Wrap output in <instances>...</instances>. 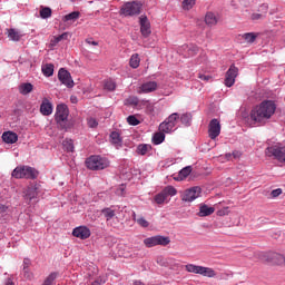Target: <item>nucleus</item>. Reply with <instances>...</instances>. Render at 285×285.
I'll list each match as a JSON object with an SVG mask.
<instances>
[{
    "label": "nucleus",
    "mask_w": 285,
    "mask_h": 285,
    "mask_svg": "<svg viewBox=\"0 0 285 285\" xmlns=\"http://www.w3.org/2000/svg\"><path fill=\"white\" fill-rule=\"evenodd\" d=\"M277 105L273 100H264L250 111V119L254 124H266L275 115Z\"/></svg>",
    "instance_id": "nucleus-1"
},
{
    "label": "nucleus",
    "mask_w": 285,
    "mask_h": 285,
    "mask_svg": "<svg viewBox=\"0 0 285 285\" xmlns=\"http://www.w3.org/2000/svg\"><path fill=\"white\" fill-rule=\"evenodd\" d=\"M86 166L89 170H104L110 166V160L101 156H90L86 160Z\"/></svg>",
    "instance_id": "nucleus-2"
},
{
    "label": "nucleus",
    "mask_w": 285,
    "mask_h": 285,
    "mask_svg": "<svg viewBox=\"0 0 285 285\" xmlns=\"http://www.w3.org/2000/svg\"><path fill=\"white\" fill-rule=\"evenodd\" d=\"M11 175L14 179H37L39 174L32 167L22 166L16 167Z\"/></svg>",
    "instance_id": "nucleus-3"
},
{
    "label": "nucleus",
    "mask_w": 285,
    "mask_h": 285,
    "mask_svg": "<svg viewBox=\"0 0 285 285\" xmlns=\"http://www.w3.org/2000/svg\"><path fill=\"white\" fill-rule=\"evenodd\" d=\"M68 115H70L68 106L63 104L57 106L55 118L62 130H68Z\"/></svg>",
    "instance_id": "nucleus-4"
},
{
    "label": "nucleus",
    "mask_w": 285,
    "mask_h": 285,
    "mask_svg": "<svg viewBox=\"0 0 285 285\" xmlns=\"http://www.w3.org/2000/svg\"><path fill=\"white\" fill-rule=\"evenodd\" d=\"M142 3L138 1L126 2L121 9L120 14L124 17H135L141 13Z\"/></svg>",
    "instance_id": "nucleus-5"
},
{
    "label": "nucleus",
    "mask_w": 285,
    "mask_h": 285,
    "mask_svg": "<svg viewBox=\"0 0 285 285\" xmlns=\"http://www.w3.org/2000/svg\"><path fill=\"white\" fill-rule=\"evenodd\" d=\"M187 273H194L195 275H203V277H215L217 273L210 267H204L195 264H187L185 266Z\"/></svg>",
    "instance_id": "nucleus-6"
},
{
    "label": "nucleus",
    "mask_w": 285,
    "mask_h": 285,
    "mask_svg": "<svg viewBox=\"0 0 285 285\" xmlns=\"http://www.w3.org/2000/svg\"><path fill=\"white\" fill-rule=\"evenodd\" d=\"M202 195V187H191L181 194V202H195Z\"/></svg>",
    "instance_id": "nucleus-7"
},
{
    "label": "nucleus",
    "mask_w": 285,
    "mask_h": 285,
    "mask_svg": "<svg viewBox=\"0 0 285 285\" xmlns=\"http://www.w3.org/2000/svg\"><path fill=\"white\" fill-rule=\"evenodd\" d=\"M58 79L61 83H63V86H67V88L75 87V80H72V76L65 68L59 69Z\"/></svg>",
    "instance_id": "nucleus-8"
},
{
    "label": "nucleus",
    "mask_w": 285,
    "mask_h": 285,
    "mask_svg": "<svg viewBox=\"0 0 285 285\" xmlns=\"http://www.w3.org/2000/svg\"><path fill=\"white\" fill-rule=\"evenodd\" d=\"M237 75H239V69L235 67V65H232L225 76V86L227 88L235 86V79H237Z\"/></svg>",
    "instance_id": "nucleus-9"
},
{
    "label": "nucleus",
    "mask_w": 285,
    "mask_h": 285,
    "mask_svg": "<svg viewBox=\"0 0 285 285\" xmlns=\"http://www.w3.org/2000/svg\"><path fill=\"white\" fill-rule=\"evenodd\" d=\"M222 134V125L217 118L210 120L208 126V135L210 139H217V136Z\"/></svg>",
    "instance_id": "nucleus-10"
},
{
    "label": "nucleus",
    "mask_w": 285,
    "mask_h": 285,
    "mask_svg": "<svg viewBox=\"0 0 285 285\" xmlns=\"http://www.w3.org/2000/svg\"><path fill=\"white\" fill-rule=\"evenodd\" d=\"M139 23H140V32L142 37L147 39V37H150V35H153V30L150 29V21L148 20V17L140 16Z\"/></svg>",
    "instance_id": "nucleus-11"
},
{
    "label": "nucleus",
    "mask_w": 285,
    "mask_h": 285,
    "mask_svg": "<svg viewBox=\"0 0 285 285\" xmlns=\"http://www.w3.org/2000/svg\"><path fill=\"white\" fill-rule=\"evenodd\" d=\"M72 235L73 237H78V239H88L91 233H90V228H88L87 226H79L73 228Z\"/></svg>",
    "instance_id": "nucleus-12"
},
{
    "label": "nucleus",
    "mask_w": 285,
    "mask_h": 285,
    "mask_svg": "<svg viewBox=\"0 0 285 285\" xmlns=\"http://www.w3.org/2000/svg\"><path fill=\"white\" fill-rule=\"evenodd\" d=\"M39 195V185H31L24 190V199L32 202Z\"/></svg>",
    "instance_id": "nucleus-13"
},
{
    "label": "nucleus",
    "mask_w": 285,
    "mask_h": 285,
    "mask_svg": "<svg viewBox=\"0 0 285 285\" xmlns=\"http://www.w3.org/2000/svg\"><path fill=\"white\" fill-rule=\"evenodd\" d=\"M40 112L45 117H49V115H52V102L48 100V98L42 99V102L40 105Z\"/></svg>",
    "instance_id": "nucleus-14"
},
{
    "label": "nucleus",
    "mask_w": 285,
    "mask_h": 285,
    "mask_svg": "<svg viewBox=\"0 0 285 285\" xmlns=\"http://www.w3.org/2000/svg\"><path fill=\"white\" fill-rule=\"evenodd\" d=\"M258 12H261V13L252 14V21H259L262 19H266V14L268 13V6L262 4L258 9Z\"/></svg>",
    "instance_id": "nucleus-15"
},
{
    "label": "nucleus",
    "mask_w": 285,
    "mask_h": 285,
    "mask_svg": "<svg viewBox=\"0 0 285 285\" xmlns=\"http://www.w3.org/2000/svg\"><path fill=\"white\" fill-rule=\"evenodd\" d=\"M269 259L272 264H275L276 266H285V256L279 253H271Z\"/></svg>",
    "instance_id": "nucleus-16"
},
{
    "label": "nucleus",
    "mask_w": 285,
    "mask_h": 285,
    "mask_svg": "<svg viewBox=\"0 0 285 285\" xmlns=\"http://www.w3.org/2000/svg\"><path fill=\"white\" fill-rule=\"evenodd\" d=\"M2 140L4 144H17V141H19V136L12 131H4L2 134Z\"/></svg>",
    "instance_id": "nucleus-17"
},
{
    "label": "nucleus",
    "mask_w": 285,
    "mask_h": 285,
    "mask_svg": "<svg viewBox=\"0 0 285 285\" xmlns=\"http://www.w3.org/2000/svg\"><path fill=\"white\" fill-rule=\"evenodd\" d=\"M157 90V82L155 81H148L141 85L140 91L148 94V92H155Z\"/></svg>",
    "instance_id": "nucleus-18"
},
{
    "label": "nucleus",
    "mask_w": 285,
    "mask_h": 285,
    "mask_svg": "<svg viewBox=\"0 0 285 285\" xmlns=\"http://www.w3.org/2000/svg\"><path fill=\"white\" fill-rule=\"evenodd\" d=\"M110 141H111L112 146H115L116 148H121V146L124 144V141L121 140V136L117 131H112L110 134Z\"/></svg>",
    "instance_id": "nucleus-19"
},
{
    "label": "nucleus",
    "mask_w": 285,
    "mask_h": 285,
    "mask_svg": "<svg viewBox=\"0 0 285 285\" xmlns=\"http://www.w3.org/2000/svg\"><path fill=\"white\" fill-rule=\"evenodd\" d=\"M215 213V207H209L208 205H200L199 217H208Z\"/></svg>",
    "instance_id": "nucleus-20"
},
{
    "label": "nucleus",
    "mask_w": 285,
    "mask_h": 285,
    "mask_svg": "<svg viewBox=\"0 0 285 285\" xmlns=\"http://www.w3.org/2000/svg\"><path fill=\"white\" fill-rule=\"evenodd\" d=\"M101 215H104L106 222H110L114 219L115 215H117L116 210L112 207H106L101 209Z\"/></svg>",
    "instance_id": "nucleus-21"
},
{
    "label": "nucleus",
    "mask_w": 285,
    "mask_h": 285,
    "mask_svg": "<svg viewBox=\"0 0 285 285\" xmlns=\"http://www.w3.org/2000/svg\"><path fill=\"white\" fill-rule=\"evenodd\" d=\"M190 173H193V167L191 166H187L185 168H183L178 176L175 178L176 181H183V179H186V177H188V175H190Z\"/></svg>",
    "instance_id": "nucleus-22"
},
{
    "label": "nucleus",
    "mask_w": 285,
    "mask_h": 285,
    "mask_svg": "<svg viewBox=\"0 0 285 285\" xmlns=\"http://www.w3.org/2000/svg\"><path fill=\"white\" fill-rule=\"evenodd\" d=\"M33 86L30 82H24L19 86V92L20 95H30V92L33 90Z\"/></svg>",
    "instance_id": "nucleus-23"
},
{
    "label": "nucleus",
    "mask_w": 285,
    "mask_h": 285,
    "mask_svg": "<svg viewBox=\"0 0 285 285\" xmlns=\"http://www.w3.org/2000/svg\"><path fill=\"white\" fill-rule=\"evenodd\" d=\"M183 48L187 52L188 57H195V55L199 52V47L196 45H185Z\"/></svg>",
    "instance_id": "nucleus-24"
},
{
    "label": "nucleus",
    "mask_w": 285,
    "mask_h": 285,
    "mask_svg": "<svg viewBox=\"0 0 285 285\" xmlns=\"http://www.w3.org/2000/svg\"><path fill=\"white\" fill-rule=\"evenodd\" d=\"M8 37L11 41H20L23 35H21V32L17 31L16 29H9Z\"/></svg>",
    "instance_id": "nucleus-25"
},
{
    "label": "nucleus",
    "mask_w": 285,
    "mask_h": 285,
    "mask_svg": "<svg viewBox=\"0 0 285 285\" xmlns=\"http://www.w3.org/2000/svg\"><path fill=\"white\" fill-rule=\"evenodd\" d=\"M170 244V237L156 235V246H168Z\"/></svg>",
    "instance_id": "nucleus-26"
},
{
    "label": "nucleus",
    "mask_w": 285,
    "mask_h": 285,
    "mask_svg": "<svg viewBox=\"0 0 285 285\" xmlns=\"http://www.w3.org/2000/svg\"><path fill=\"white\" fill-rule=\"evenodd\" d=\"M42 73L45 77H52L55 75V65L47 63L42 66Z\"/></svg>",
    "instance_id": "nucleus-27"
},
{
    "label": "nucleus",
    "mask_w": 285,
    "mask_h": 285,
    "mask_svg": "<svg viewBox=\"0 0 285 285\" xmlns=\"http://www.w3.org/2000/svg\"><path fill=\"white\" fill-rule=\"evenodd\" d=\"M165 139L166 135L164 131L156 132L153 137V144H155V146H159V144H164Z\"/></svg>",
    "instance_id": "nucleus-28"
},
{
    "label": "nucleus",
    "mask_w": 285,
    "mask_h": 285,
    "mask_svg": "<svg viewBox=\"0 0 285 285\" xmlns=\"http://www.w3.org/2000/svg\"><path fill=\"white\" fill-rule=\"evenodd\" d=\"M205 23H206L207 26H217V17H215V13L208 12V13L205 16Z\"/></svg>",
    "instance_id": "nucleus-29"
},
{
    "label": "nucleus",
    "mask_w": 285,
    "mask_h": 285,
    "mask_svg": "<svg viewBox=\"0 0 285 285\" xmlns=\"http://www.w3.org/2000/svg\"><path fill=\"white\" fill-rule=\"evenodd\" d=\"M40 17L42 19H50V17H52V9H50V7H40Z\"/></svg>",
    "instance_id": "nucleus-30"
},
{
    "label": "nucleus",
    "mask_w": 285,
    "mask_h": 285,
    "mask_svg": "<svg viewBox=\"0 0 285 285\" xmlns=\"http://www.w3.org/2000/svg\"><path fill=\"white\" fill-rule=\"evenodd\" d=\"M173 128H175V127L173 125H170V122H168V120H165L159 125L160 132H173Z\"/></svg>",
    "instance_id": "nucleus-31"
},
{
    "label": "nucleus",
    "mask_w": 285,
    "mask_h": 285,
    "mask_svg": "<svg viewBox=\"0 0 285 285\" xmlns=\"http://www.w3.org/2000/svg\"><path fill=\"white\" fill-rule=\"evenodd\" d=\"M141 62V59H139L138 53H134L129 60L130 68H139V63Z\"/></svg>",
    "instance_id": "nucleus-32"
},
{
    "label": "nucleus",
    "mask_w": 285,
    "mask_h": 285,
    "mask_svg": "<svg viewBox=\"0 0 285 285\" xmlns=\"http://www.w3.org/2000/svg\"><path fill=\"white\" fill-rule=\"evenodd\" d=\"M144 244L147 248H155L157 246V236L145 238Z\"/></svg>",
    "instance_id": "nucleus-33"
},
{
    "label": "nucleus",
    "mask_w": 285,
    "mask_h": 285,
    "mask_svg": "<svg viewBox=\"0 0 285 285\" xmlns=\"http://www.w3.org/2000/svg\"><path fill=\"white\" fill-rule=\"evenodd\" d=\"M257 37L258 35L255 32H247L243 35V39H245L247 43H255Z\"/></svg>",
    "instance_id": "nucleus-34"
},
{
    "label": "nucleus",
    "mask_w": 285,
    "mask_h": 285,
    "mask_svg": "<svg viewBox=\"0 0 285 285\" xmlns=\"http://www.w3.org/2000/svg\"><path fill=\"white\" fill-rule=\"evenodd\" d=\"M62 146L67 153H75V142H72V139H65Z\"/></svg>",
    "instance_id": "nucleus-35"
},
{
    "label": "nucleus",
    "mask_w": 285,
    "mask_h": 285,
    "mask_svg": "<svg viewBox=\"0 0 285 285\" xmlns=\"http://www.w3.org/2000/svg\"><path fill=\"white\" fill-rule=\"evenodd\" d=\"M163 193L165 194V196L168 197H175V195H177V189L173 186H167L163 189Z\"/></svg>",
    "instance_id": "nucleus-36"
},
{
    "label": "nucleus",
    "mask_w": 285,
    "mask_h": 285,
    "mask_svg": "<svg viewBox=\"0 0 285 285\" xmlns=\"http://www.w3.org/2000/svg\"><path fill=\"white\" fill-rule=\"evenodd\" d=\"M79 11H73L63 17V21H77L79 19Z\"/></svg>",
    "instance_id": "nucleus-37"
},
{
    "label": "nucleus",
    "mask_w": 285,
    "mask_h": 285,
    "mask_svg": "<svg viewBox=\"0 0 285 285\" xmlns=\"http://www.w3.org/2000/svg\"><path fill=\"white\" fill-rule=\"evenodd\" d=\"M177 119H179V114L174 112L166 119V121L175 128V126H177Z\"/></svg>",
    "instance_id": "nucleus-38"
},
{
    "label": "nucleus",
    "mask_w": 285,
    "mask_h": 285,
    "mask_svg": "<svg viewBox=\"0 0 285 285\" xmlns=\"http://www.w3.org/2000/svg\"><path fill=\"white\" fill-rule=\"evenodd\" d=\"M66 39H68V32L61 33L58 37H53V39L51 40V46H57L59 41H63Z\"/></svg>",
    "instance_id": "nucleus-39"
},
{
    "label": "nucleus",
    "mask_w": 285,
    "mask_h": 285,
    "mask_svg": "<svg viewBox=\"0 0 285 285\" xmlns=\"http://www.w3.org/2000/svg\"><path fill=\"white\" fill-rule=\"evenodd\" d=\"M117 83L114 80H106L105 81V90H109V92H112V90H116Z\"/></svg>",
    "instance_id": "nucleus-40"
},
{
    "label": "nucleus",
    "mask_w": 285,
    "mask_h": 285,
    "mask_svg": "<svg viewBox=\"0 0 285 285\" xmlns=\"http://www.w3.org/2000/svg\"><path fill=\"white\" fill-rule=\"evenodd\" d=\"M193 119V116L190 114H183L180 116V121L184 124V126H190V121Z\"/></svg>",
    "instance_id": "nucleus-41"
},
{
    "label": "nucleus",
    "mask_w": 285,
    "mask_h": 285,
    "mask_svg": "<svg viewBox=\"0 0 285 285\" xmlns=\"http://www.w3.org/2000/svg\"><path fill=\"white\" fill-rule=\"evenodd\" d=\"M151 146L150 145H139L137 147V154L138 155H146V153H148V150H151Z\"/></svg>",
    "instance_id": "nucleus-42"
},
{
    "label": "nucleus",
    "mask_w": 285,
    "mask_h": 285,
    "mask_svg": "<svg viewBox=\"0 0 285 285\" xmlns=\"http://www.w3.org/2000/svg\"><path fill=\"white\" fill-rule=\"evenodd\" d=\"M57 279V273H51L43 282L42 285H53Z\"/></svg>",
    "instance_id": "nucleus-43"
},
{
    "label": "nucleus",
    "mask_w": 285,
    "mask_h": 285,
    "mask_svg": "<svg viewBox=\"0 0 285 285\" xmlns=\"http://www.w3.org/2000/svg\"><path fill=\"white\" fill-rule=\"evenodd\" d=\"M166 199H168V198L166 197V194H164L163 190L155 196L156 204H164V202H166Z\"/></svg>",
    "instance_id": "nucleus-44"
},
{
    "label": "nucleus",
    "mask_w": 285,
    "mask_h": 285,
    "mask_svg": "<svg viewBox=\"0 0 285 285\" xmlns=\"http://www.w3.org/2000/svg\"><path fill=\"white\" fill-rule=\"evenodd\" d=\"M193 6H195V0H184L183 1L184 10H191Z\"/></svg>",
    "instance_id": "nucleus-45"
},
{
    "label": "nucleus",
    "mask_w": 285,
    "mask_h": 285,
    "mask_svg": "<svg viewBox=\"0 0 285 285\" xmlns=\"http://www.w3.org/2000/svg\"><path fill=\"white\" fill-rule=\"evenodd\" d=\"M127 122L129 124V126H139V119H137L136 116H129L127 118Z\"/></svg>",
    "instance_id": "nucleus-46"
},
{
    "label": "nucleus",
    "mask_w": 285,
    "mask_h": 285,
    "mask_svg": "<svg viewBox=\"0 0 285 285\" xmlns=\"http://www.w3.org/2000/svg\"><path fill=\"white\" fill-rule=\"evenodd\" d=\"M136 222L142 228H148V226H150V223H148V220H146V218H144V217L137 218Z\"/></svg>",
    "instance_id": "nucleus-47"
},
{
    "label": "nucleus",
    "mask_w": 285,
    "mask_h": 285,
    "mask_svg": "<svg viewBox=\"0 0 285 285\" xmlns=\"http://www.w3.org/2000/svg\"><path fill=\"white\" fill-rule=\"evenodd\" d=\"M228 213H230V210H228V207H224L223 209H219L217 212L218 217H225V215H228Z\"/></svg>",
    "instance_id": "nucleus-48"
},
{
    "label": "nucleus",
    "mask_w": 285,
    "mask_h": 285,
    "mask_svg": "<svg viewBox=\"0 0 285 285\" xmlns=\"http://www.w3.org/2000/svg\"><path fill=\"white\" fill-rule=\"evenodd\" d=\"M23 275L26 277V279H33L35 275L30 272L29 268L23 269Z\"/></svg>",
    "instance_id": "nucleus-49"
},
{
    "label": "nucleus",
    "mask_w": 285,
    "mask_h": 285,
    "mask_svg": "<svg viewBox=\"0 0 285 285\" xmlns=\"http://www.w3.org/2000/svg\"><path fill=\"white\" fill-rule=\"evenodd\" d=\"M128 102L130 104V106H139V98L137 97L129 98Z\"/></svg>",
    "instance_id": "nucleus-50"
},
{
    "label": "nucleus",
    "mask_w": 285,
    "mask_h": 285,
    "mask_svg": "<svg viewBox=\"0 0 285 285\" xmlns=\"http://www.w3.org/2000/svg\"><path fill=\"white\" fill-rule=\"evenodd\" d=\"M98 125H99V124L97 122V120H96L95 118H90V119L88 120V126H89V128H97Z\"/></svg>",
    "instance_id": "nucleus-51"
},
{
    "label": "nucleus",
    "mask_w": 285,
    "mask_h": 285,
    "mask_svg": "<svg viewBox=\"0 0 285 285\" xmlns=\"http://www.w3.org/2000/svg\"><path fill=\"white\" fill-rule=\"evenodd\" d=\"M198 79H202V81H210V79H213V77H210L208 75L199 73Z\"/></svg>",
    "instance_id": "nucleus-52"
},
{
    "label": "nucleus",
    "mask_w": 285,
    "mask_h": 285,
    "mask_svg": "<svg viewBox=\"0 0 285 285\" xmlns=\"http://www.w3.org/2000/svg\"><path fill=\"white\" fill-rule=\"evenodd\" d=\"M271 195H272L273 198L279 197V195H282V188H277V189L272 190Z\"/></svg>",
    "instance_id": "nucleus-53"
},
{
    "label": "nucleus",
    "mask_w": 285,
    "mask_h": 285,
    "mask_svg": "<svg viewBox=\"0 0 285 285\" xmlns=\"http://www.w3.org/2000/svg\"><path fill=\"white\" fill-rule=\"evenodd\" d=\"M30 258H24L23 259V271H28V268H30Z\"/></svg>",
    "instance_id": "nucleus-54"
},
{
    "label": "nucleus",
    "mask_w": 285,
    "mask_h": 285,
    "mask_svg": "<svg viewBox=\"0 0 285 285\" xmlns=\"http://www.w3.org/2000/svg\"><path fill=\"white\" fill-rule=\"evenodd\" d=\"M8 213V206L0 204V215H6Z\"/></svg>",
    "instance_id": "nucleus-55"
},
{
    "label": "nucleus",
    "mask_w": 285,
    "mask_h": 285,
    "mask_svg": "<svg viewBox=\"0 0 285 285\" xmlns=\"http://www.w3.org/2000/svg\"><path fill=\"white\" fill-rule=\"evenodd\" d=\"M106 281H104L101 277L97 278L96 281H94L91 283V285H101V284H105Z\"/></svg>",
    "instance_id": "nucleus-56"
},
{
    "label": "nucleus",
    "mask_w": 285,
    "mask_h": 285,
    "mask_svg": "<svg viewBox=\"0 0 285 285\" xmlns=\"http://www.w3.org/2000/svg\"><path fill=\"white\" fill-rule=\"evenodd\" d=\"M86 42L89 43V46H99V42L92 40V38L87 39Z\"/></svg>",
    "instance_id": "nucleus-57"
},
{
    "label": "nucleus",
    "mask_w": 285,
    "mask_h": 285,
    "mask_svg": "<svg viewBox=\"0 0 285 285\" xmlns=\"http://www.w3.org/2000/svg\"><path fill=\"white\" fill-rule=\"evenodd\" d=\"M239 155H242L239 151L233 153V156H234L235 158L239 157Z\"/></svg>",
    "instance_id": "nucleus-58"
},
{
    "label": "nucleus",
    "mask_w": 285,
    "mask_h": 285,
    "mask_svg": "<svg viewBox=\"0 0 285 285\" xmlns=\"http://www.w3.org/2000/svg\"><path fill=\"white\" fill-rule=\"evenodd\" d=\"M71 104H77V97H71Z\"/></svg>",
    "instance_id": "nucleus-59"
},
{
    "label": "nucleus",
    "mask_w": 285,
    "mask_h": 285,
    "mask_svg": "<svg viewBox=\"0 0 285 285\" xmlns=\"http://www.w3.org/2000/svg\"><path fill=\"white\" fill-rule=\"evenodd\" d=\"M132 217H134V220L137 222V214L134 213Z\"/></svg>",
    "instance_id": "nucleus-60"
}]
</instances>
